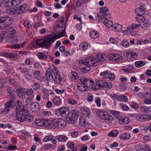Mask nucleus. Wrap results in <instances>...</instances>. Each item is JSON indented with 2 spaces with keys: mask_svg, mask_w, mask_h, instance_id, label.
<instances>
[{
  "mask_svg": "<svg viewBox=\"0 0 151 151\" xmlns=\"http://www.w3.org/2000/svg\"><path fill=\"white\" fill-rule=\"evenodd\" d=\"M142 97L145 98L150 99L151 98V94L149 92H147L145 94H142Z\"/></svg>",
  "mask_w": 151,
  "mask_h": 151,
  "instance_id": "64",
  "label": "nucleus"
},
{
  "mask_svg": "<svg viewBox=\"0 0 151 151\" xmlns=\"http://www.w3.org/2000/svg\"><path fill=\"white\" fill-rule=\"evenodd\" d=\"M135 19L139 23L143 22L145 20V18L143 15H141L139 14L137 15L135 17Z\"/></svg>",
  "mask_w": 151,
  "mask_h": 151,
  "instance_id": "26",
  "label": "nucleus"
},
{
  "mask_svg": "<svg viewBox=\"0 0 151 151\" xmlns=\"http://www.w3.org/2000/svg\"><path fill=\"white\" fill-rule=\"evenodd\" d=\"M104 85L105 86H104V87H106V88H111L112 86V84L109 82H106L105 81Z\"/></svg>",
  "mask_w": 151,
  "mask_h": 151,
  "instance_id": "61",
  "label": "nucleus"
},
{
  "mask_svg": "<svg viewBox=\"0 0 151 151\" xmlns=\"http://www.w3.org/2000/svg\"><path fill=\"white\" fill-rule=\"evenodd\" d=\"M69 76L70 78L73 80H76L78 77V74L75 72H71Z\"/></svg>",
  "mask_w": 151,
  "mask_h": 151,
  "instance_id": "38",
  "label": "nucleus"
},
{
  "mask_svg": "<svg viewBox=\"0 0 151 151\" xmlns=\"http://www.w3.org/2000/svg\"><path fill=\"white\" fill-rule=\"evenodd\" d=\"M26 94V89L24 88H21L18 93V96L20 98L23 99L24 97V95Z\"/></svg>",
  "mask_w": 151,
  "mask_h": 151,
  "instance_id": "20",
  "label": "nucleus"
},
{
  "mask_svg": "<svg viewBox=\"0 0 151 151\" xmlns=\"http://www.w3.org/2000/svg\"><path fill=\"white\" fill-rule=\"evenodd\" d=\"M83 81L84 82L87 88L88 87L89 88H91L93 90H95V89L93 88L95 87V83L91 78L89 79H83Z\"/></svg>",
  "mask_w": 151,
  "mask_h": 151,
  "instance_id": "14",
  "label": "nucleus"
},
{
  "mask_svg": "<svg viewBox=\"0 0 151 151\" xmlns=\"http://www.w3.org/2000/svg\"><path fill=\"white\" fill-rule=\"evenodd\" d=\"M104 24L108 28H110L112 27L113 22L111 21H105L104 22Z\"/></svg>",
  "mask_w": 151,
  "mask_h": 151,
  "instance_id": "44",
  "label": "nucleus"
},
{
  "mask_svg": "<svg viewBox=\"0 0 151 151\" xmlns=\"http://www.w3.org/2000/svg\"><path fill=\"white\" fill-rule=\"evenodd\" d=\"M26 4L21 5L16 7L8 9L7 12L10 14L17 15L23 14L27 6Z\"/></svg>",
  "mask_w": 151,
  "mask_h": 151,
  "instance_id": "4",
  "label": "nucleus"
},
{
  "mask_svg": "<svg viewBox=\"0 0 151 151\" xmlns=\"http://www.w3.org/2000/svg\"><path fill=\"white\" fill-rule=\"evenodd\" d=\"M12 7L16 6L19 4L21 2L23 1V0H11Z\"/></svg>",
  "mask_w": 151,
  "mask_h": 151,
  "instance_id": "40",
  "label": "nucleus"
},
{
  "mask_svg": "<svg viewBox=\"0 0 151 151\" xmlns=\"http://www.w3.org/2000/svg\"><path fill=\"white\" fill-rule=\"evenodd\" d=\"M35 43L38 46L44 47L43 40L41 39H38L35 41Z\"/></svg>",
  "mask_w": 151,
  "mask_h": 151,
  "instance_id": "46",
  "label": "nucleus"
},
{
  "mask_svg": "<svg viewBox=\"0 0 151 151\" xmlns=\"http://www.w3.org/2000/svg\"><path fill=\"white\" fill-rule=\"evenodd\" d=\"M8 92L10 95V97L12 99H14L15 97L14 95L15 94V91L11 88H9L8 89Z\"/></svg>",
  "mask_w": 151,
  "mask_h": 151,
  "instance_id": "32",
  "label": "nucleus"
},
{
  "mask_svg": "<svg viewBox=\"0 0 151 151\" xmlns=\"http://www.w3.org/2000/svg\"><path fill=\"white\" fill-rule=\"evenodd\" d=\"M45 74L47 78L51 76L56 84H60L62 80L60 74L58 69L55 67H53V70L51 68L48 69V70L45 72Z\"/></svg>",
  "mask_w": 151,
  "mask_h": 151,
  "instance_id": "2",
  "label": "nucleus"
},
{
  "mask_svg": "<svg viewBox=\"0 0 151 151\" xmlns=\"http://www.w3.org/2000/svg\"><path fill=\"white\" fill-rule=\"evenodd\" d=\"M52 146L53 145L51 144H46L43 146V148L45 150H47L51 148Z\"/></svg>",
  "mask_w": 151,
  "mask_h": 151,
  "instance_id": "62",
  "label": "nucleus"
},
{
  "mask_svg": "<svg viewBox=\"0 0 151 151\" xmlns=\"http://www.w3.org/2000/svg\"><path fill=\"white\" fill-rule=\"evenodd\" d=\"M119 122V123L121 124H126L127 123V122H126L125 121V119H128V118L127 117H125L124 119L123 118H121L119 117V119H117Z\"/></svg>",
  "mask_w": 151,
  "mask_h": 151,
  "instance_id": "59",
  "label": "nucleus"
},
{
  "mask_svg": "<svg viewBox=\"0 0 151 151\" xmlns=\"http://www.w3.org/2000/svg\"><path fill=\"white\" fill-rule=\"evenodd\" d=\"M112 29L113 30L116 32L121 31L122 29V26L118 24H114L112 27Z\"/></svg>",
  "mask_w": 151,
  "mask_h": 151,
  "instance_id": "22",
  "label": "nucleus"
},
{
  "mask_svg": "<svg viewBox=\"0 0 151 151\" xmlns=\"http://www.w3.org/2000/svg\"><path fill=\"white\" fill-rule=\"evenodd\" d=\"M95 101L97 106L100 107L101 106L100 98L99 97H96L95 98Z\"/></svg>",
  "mask_w": 151,
  "mask_h": 151,
  "instance_id": "50",
  "label": "nucleus"
},
{
  "mask_svg": "<svg viewBox=\"0 0 151 151\" xmlns=\"http://www.w3.org/2000/svg\"><path fill=\"white\" fill-rule=\"evenodd\" d=\"M32 87L34 90L37 91L40 88V84L38 83H35L33 85Z\"/></svg>",
  "mask_w": 151,
  "mask_h": 151,
  "instance_id": "57",
  "label": "nucleus"
},
{
  "mask_svg": "<svg viewBox=\"0 0 151 151\" xmlns=\"http://www.w3.org/2000/svg\"><path fill=\"white\" fill-rule=\"evenodd\" d=\"M34 75L36 79L39 80L40 76V71L39 70L35 71L34 73Z\"/></svg>",
  "mask_w": 151,
  "mask_h": 151,
  "instance_id": "53",
  "label": "nucleus"
},
{
  "mask_svg": "<svg viewBox=\"0 0 151 151\" xmlns=\"http://www.w3.org/2000/svg\"><path fill=\"white\" fill-rule=\"evenodd\" d=\"M4 56L9 58H14L17 57L18 55L11 52H5L4 54Z\"/></svg>",
  "mask_w": 151,
  "mask_h": 151,
  "instance_id": "24",
  "label": "nucleus"
},
{
  "mask_svg": "<svg viewBox=\"0 0 151 151\" xmlns=\"http://www.w3.org/2000/svg\"><path fill=\"white\" fill-rule=\"evenodd\" d=\"M136 119L139 121H142L143 120V115H137L135 117Z\"/></svg>",
  "mask_w": 151,
  "mask_h": 151,
  "instance_id": "63",
  "label": "nucleus"
},
{
  "mask_svg": "<svg viewBox=\"0 0 151 151\" xmlns=\"http://www.w3.org/2000/svg\"><path fill=\"white\" fill-rule=\"evenodd\" d=\"M97 115L101 119L106 120L107 122L112 121L113 119L108 113L104 111L103 110H98L96 113Z\"/></svg>",
  "mask_w": 151,
  "mask_h": 151,
  "instance_id": "7",
  "label": "nucleus"
},
{
  "mask_svg": "<svg viewBox=\"0 0 151 151\" xmlns=\"http://www.w3.org/2000/svg\"><path fill=\"white\" fill-rule=\"evenodd\" d=\"M33 91L31 88L26 89V94L27 95H31L33 93Z\"/></svg>",
  "mask_w": 151,
  "mask_h": 151,
  "instance_id": "55",
  "label": "nucleus"
},
{
  "mask_svg": "<svg viewBox=\"0 0 151 151\" xmlns=\"http://www.w3.org/2000/svg\"><path fill=\"white\" fill-rule=\"evenodd\" d=\"M109 9L106 6L100 8V11L101 13V14H98L97 16L101 19H104L106 20L111 17V15L109 13Z\"/></svg>",
  "mask_w": 151,
  "mask_h": 151,
  "instance_id": "8",
  "label": "nucleus"
},
{
  "mask_svg": "<svg viewBox=\"0 0 151 151\" xmlns=\"http://www.w3.org/2000/svg\"><path fill=\"white\" fill-rule=\"evenodd\" d=\"M67 102L69 104L72 105H76L77 104V101L72 98H69L68 99Z\"/></svg>",
  "mask_w": 151,
  "mask_h": 151,
  "instance_id": "45",
  "label": "nucleus"
},
{
  "mask_svg": "<svg viewBox=\"0 0 151 151\" xmlns=\"http://www.w3.org/2000/svg\"><path fill=\"white\" fill-rule=\"evenodd\" d=\"M99 33L96 30L91 31L90 33V36L92 39H96L99 37Z\"/></svg>",
  "mask_w": 151,
  "mask_h": 151,
  "instance_id": "21",
  "label": "nucleus"
},
{
  "mask_svg": "<svg viewBox=\"0 0 151 151\" xmlns=\"http://www.w3.org/2000/svg\"><path fill=\"white\" fill-rule=\"evenodd\" d=\"M8 145L5 140L0 141V148L7 149L8 147Z\"/></svg>",
  "mask_w": 151,
  "mask_h": 151,
  "instance_id": "29",
  "label": "nucleus"
},
{
  "mask_svg": "<svg viewBox=\"0 0 151 151\" xmlns=\"http://www.w3.org/2000/svg\"><path fill=\"white\" fill-rule=\"evenodd\" d=\"M51 115V113L49 111H44L41 113V116L47 117Z\"/></svg>",
  "mask_w": 151,
  "mask_h": 151,
  "instance_id": "42",
  "label": "nucleus"
},
{
  "mask_svg": "<svg viewBox=\"0 0 151 151\" xmlns=\"http://www.w3.org/2000/svg\"><path fill=\"white\" fill-rule=\"evenodd\" d=\"M110 113L117 119H119L120 116V112H119L111 110L110 111Z\"/></svg>",
  "mask_w": 151,
  "mask_h": 151,
  "instance_id": "36",
  "label": "nucleus"
},
{
  "mask_svg": "<svg viewBox=\"0 0 151 151\" xmlns=\"http://www.w3.org/2000/svg\"><path fill=\"white\" fill-rule=\"evenodd\" d=\"M9 111V109H8L6 108H5V109H1L0 110V113L1 114H7Z\"/></svg>",
  "mask_w": 151,
  "mask_h": 151,
  "instance_id": "49",
  "label": "nucleus"
},
{
  "mask_svg": "<svg viewBox=\"0 0 151 151\" xmlns=\"http://www.w3.org/2000/svg\"><path fill=\"white\" fill-rule=\"evenodd\" d=\"M37 55L39 58L42 60L46 59L48 56V55L45 52H39L37 53Z\"/></svg>",
  "mask_w": 151,
  "mask_h": 151,
  "instance_id": "25",
  "label": "nucleus"
},
{
  "mask_svg": "<svg viewBox=\"0 0 151 151\" xmlns=\"http://www.w3.org/2000/svg\"><path fill=\"white\" fill-rule=\"evenodd\" d=\"M105 81L102 80H97L96 81V83L95 87H93L95 90H97L99 89V88H104L105 86L104 85Z\"/></svg>",
  "mask_w": 151,
  "mask_h": 151,
  "instance_id": "17",
  "label": "nucleus"
},
{
  "mask_svg": "<svg viewBox=\"0 0 151 151\" xmlns=\"http://www.w3.org/2000/svg\"><path fill=\"white\" fill-rule=\"evenodd\" d=\"M145 5L140 6L139 8H137L135 9V12L137 15L139 14L141 15H144L145 13Z\"/></svg>",
  "mask_w": 151,
  "mask_h": 151,
  "instance_id": "18",
  "label": "nucleus"
},
{
  "mask_svg": "<svg viewBox=\"0 0 151 151\" xmlns=\"http://www.w3.org/2000/svg\"><path fill=\"white\" fill-rule=\"evenodd\" d=\"M82 114L86 116H88L90 114V112L88 110L86 109H83L82 110Z\"/></svg>",
  "mask_w": 151,
  "mask_h": 151,
  "instance_id": "56",
  "label": "nucleus"
},
{
  "mask_svg": "<svg viewBox=\"0 0 151 151\" xmlns=\"http://www.w3.org/2000/svg\"><path fill=\"white\" fill-rule=\"evenodd\" d=\"M79 123L82 126H86L87 124V123L86 122V120L83 118H81L80 119Z\"/></svg>",
  "mask_w": 151,
  "mask_h": 151,
  "instance_id": "58",
  "label": "nucleus"
},
{
  "mask_svg": "<svg viewBox=\"0 0 151 151\" xmlns=\"http://www.w3.org/2000/svg\"><path fill=\"white\" fill-rule=\"evenodd\" d=\"M65 32L64 30H63L60 33L57 34L55 35H54V36H55V37L56 38V39L60 37H61L64 36Z\"/></svg>",
  "mask_w": 151,
  "mask_h": 151,
  "instance_id": "51",
  "label": "nucleus"
},
{
  "mask_svg": "<svg viewBox=\"0 0 151 151\" xmlns=\"http://www.w3.org/2000/svg\"><path fill=\"white\" fill-rule=\"evenodd\" d=\"M18 70H20V72L22 73H25L28 72L27 69L26 68H22L20 67L18 68Z\"/></svg>",
  "mask_w": 151,
  "mask_h": 151,
  "instance_id": "52",
  "label": "nucleus"
},
{
  "mask_svg": "<svg viewBox=\"0 0 151 151\" xmlns=\"http://www.w3.org/2000/svg\"><path fill=\"white\" fill-rule=\"evenodd\" d=\"M78 63L79 64H82L85 65L90 66H96L99 64V63L93 57L89 56L87 57L85 60H80Z\"/></svg>",
  "mask_w": 151,
  "mask_h": 151,
  "instance_id": "3",
  "label": "nucleus"
},
{
  "mask_svg": "<svg viewBox=\"0 0 151 151\" xmlns=\"http://www.w3.org/2000/svg\"><path fill=\"white\" fill-rule=\"evenodd\" d=\"M121 43L122 46L126 47H128L129 45V43L127 40H123Z\"/></svg>",
  "mask_w": 151,
  "mask_h": 151,
  "instance_id": "54",
  "label": "nucleus"
},
{
  "mask_svg": "<svg viewBox=\"0 0 151 151\" xmlns=\"http://www.w3.org/2000/svg\"><path fill=\"white\" fill-rule=\"evenodd\" d=\"M141 111L143 113H147L148 112L151 111V109L149 107L145 106H142L140 108Z\"/></svg>",
  "mask_w": 151,
  "mask_h": 151,
  "instance_id": "33",
  "label": "nucleus"
},
{
  "mask_svg": "<svg viewBox=\"0 0 151 151\" xmlns=\"http://www.w3.org/2000/svg\"><path fill=\"white\" fill-rule=\"evenodd\" d=\"M86 67L81 68V71L84 73H88L91 70L90 66H86Z\"/></svg>",
  "mask_w": 151,
  "mask_h": 151,
  "instance_id": "41",
  "label": "nucleus"
},
{
  "mask_svg": "<svg viewBox=\"0 0 151 151\" xmlns=\"http://www.w3.org/2000/svg\"><path fill=\"white\" fill-rule=\"evenodd\" d=\"M52 136L50 135L47 136H45L43 139V141L44 142H46L50 141L52 140Z\"/></svg>",
  "mask_w": 151,
  "mask_h": 151,
  "instance_id": "48",
  "label": "nucleus"
},
{
  "mask_svg": "<svg viewBox=\"0 0 151 151\" xmlns=\"http://www.w3.org/2000/svg\"><path fill=\"white\" fill-rule=\"evenodd\" d=\"M62 120L60 119H55L52 120L50 123H49L48 126L55 129L56 128H63L64 126L62 123Z\"/></svg>",
  "mask_w": 151,
  "mask_h": 151,
  "instance_id": "9",
  "label": "nucleus"
},
{
  "mask_svg": "<svg viewBox=\"0 0 151 151\" xmlns=\"http://www.w3.org/2000/svg\"><path fill=\"white\" fill-rule=\"evenodd\" d=\"M11 0H9L7 1L4 3V6L5 7L10 8L12 7Z\"/></svg>",
  "mask_w": 151,
  "mask_h": 151,
  "instance_id": "47",
  "label": "nucleus"
},
{
  "mask_svg": "<svg viewBox=\"0 0 151 151\" xmlns=\"http://www.w3.org/2000/svg\"><path fill=\"white\" fill-rule=\"evenodd\" d=\"M145 64L144 61L139 60L135 62V66L136 67L139 68L144 65Z\"/></svg>",
  "mask_w": 151,
  "mask_h": 151,
  "instance_id": "37",
  "label": "nucleus"
},
{
  "mask_svg": "<svg viewBox=\"0 0 151 151\" xmlns=\"http://www.w3.org/2000/svg\"><path fill=\"white\" fill-rule=\"evenodd\" d=\"M56 39V38L54 35L51 37V35H50L48 37H46L43 40L44 46H45V48H48L50 46H47L51 45Z\"/></svg>",
  "mask_w": 151,
  "mask_h": 151,
  "instance_id": "11",
  "label": "nucleus"
},
{
  "mask_svg": "<svg viewBox=\"0 0 151 151\" xmlns=\"http://www.w3.org/2000/svg\"><path fill=\"white\" fill-rule=\"evenodd\" d=\"M109 73H110V72L109 71H105L102 72L100 74V75L101 76H104L103 77V78L104 79H108V75H109Z\"/></svg>",
  "mask_w": 151,
  "mask_h": 151,
  "instance_id": "43",
  "label": "nucleus"
},
{
  "mask_svg": "<svg viewBox=\"0 0 151 151\" xmlns=\"http://www.w3.org/2000/svg\"><path fill=\"white\" fill-rule=\"evenodd\" d=\"M17 105L16 107V117L19 121L22 122L26 121L31 122L33 121L34 117L30 114L28 110L24 106H22L20 101L17 102Z\"/></svg>",
  "mask_w": 151,
  "mask_h": 151,
  "instance_id": "1",
  "label": "nucleus"
},
{
  "mask_svg": "<svg viewBox=\"0 0 151 151\" xmlns=\"http://www.w3.org/2000/svg\"><path fill=\"white\" fill-rule=\"evenodd\" d=\"M108 57L109 60L111 61L117 62L120 61L122 60V57L118 54H109Z\"/></svg>",
  "mask_w": 151,
  "mask_h": 151,
  "instance_id": "13",
  "label": "nucleus"
},
{
  "mask_svg": "<svg viewBox=\"0 0 151 151\" xmlns=\"http://www.w3.org/2000/svg\"><path fill=\"white\" fill-rule=\"evenodd\" d=\"M128 100L127 97L124 95H120L118 96V101L126 102Z\"/></svg>",
  "mask_w": 151,
  "mask_h": 151,
  "instance_id": "39",
  "label": "nucleus"
},
{
  "mask_svg": "<svg viewBox=\"0 0 151 151\" xmlns=\"http://www.w3.org/2000/svg\"><path fill=\"white\" fill-rule=\"evenodd\" d=\"M56 139L59 142H65L68 139L66 136L63 135H59L56 137Z\"/></svg>",
  "mask_w": 151,
  "mask_h": 151,
  "instance_id": "27",
  "label": "nucleus"
},
{
  "mask_svg": "<svg viewBox=\"0 0 151 151\" xmlns=\"http://www.w3.org/2000/svg\"><path fill=\"white\" fill-rule=\"evenodd\" d=\"M79 47L81 50L84 51L87 48V44L86 42L81 43L80 44Z\"/></svg>",
  "mask_w": 151,
  "mask_h": 151,
  "instance_id": "30",
  "label": "nucleus"
},
{
  "mask_svg": "<svg viewBox=\"0 0 151 151\" xmlns=\"http://www.w3.org/2000/svg\"><path fill=\"white\" fill-rule=\"evenodd\" d=\"M30 108L33 112H37L40 111V107L38 103L33 102H32L30 105Z\"/></svg>",
  "mask_w": 151,
  "mask_h": 151,
  "instance_id": "16",
  "label": "nucleus"
},
{
  "mask_svg": "<svg viewBox=\"0 0 151 151\" xmlns=\"http://www.w3.org/2000/svg\"><path fill=\"white\" fill-rule=\"evenodd\" d=\"M97 56V60H97V62H98L99 64L100 63L102 62L105 60V58L103 55L99 54Z\"/></svg>",
  "mask_w": 151,
  "mask_h": 151,
  "instance_id": "34",
  "label": "nucleus"
},
{
  "mask_svg": "<svg viewBox=\"0 0 151 151\" xmlns=\"http://www.w3.org/2000/svg\"><path fill=\"white\" fill-rule=\"evenodd\" d=\"M86 84L83 81L80 83H78L77 85V87L78 89L81 91H85L86 90L87 87L85 85Z\"/></svg>",
  "mask_w": 151,
  "mask_h": 151,
  "instance_id": "19",
  "label": "nucleus"
},
{
  "mask_svg": "<svg viewBox=\"0 0 151 151\" xmlns=\"http://www.w3.org/2000/svg\"><path fill=\"white\" fill-rule=\"evenodd\" d=\"M140 26V24H136L134 23L132 24L131 25L127 27V29L131 30H133L138 27Z\"/></svg>",
  "mask_w": 151,
  "mask_h": 151,
  "instance_id": "31",
  "label": "nucleus"
},
{
  "mask_svg": "<svg viewBox=\"0 0 151 151\" xmlns=\"http://www.w3.org/2000/svg\"><path fill=\"white\" fill-rule=\"evenodd\" d=\"M12 18L8 16L2 17L0 18V22L2 23V26L7 27L12 24L13 22Z\"/></svg>",
  "mask_w": 151,
  "mask_h": 151,
  "instance_id": "10",
  "label": "nucleus"
},
{
  "mask_svg": "<svg viewBox=\"0 0 151 151\" xmlns=\"http://www.w3.org/2000/svg\"><path fill=\"white\" fill-rule=\"evenodd\" d=\"M69 109L68 107H63L56 110L55 113L58 116H60L63 118L66 119L69 115Z\"/></svg>",
  "mask_w": 151,
  "mask_h": 151,
  "instance_id": "6",
  "label": "nucleus"
},
{
  "mask_svg": "<svg viewBox=\"0 0 151 151\" xmlns=\"http://www.w3.org/2000/svg\"><path fill=\"white\" fill-rule=\"evenodd\" d=\"M119 106L120 107H122L123 109L124 110L127 111L129 109V108L128 106L124 104L121 103L120 104Z\"/></svg>",
  "mask_w": 151,
  "mask_h": 151,
  "instance_id": "60",
  "label": "nucleus"
},
{
  "mask_svg": "<svg viewBox=\"0 0 151 151\" xmlns=\"http://www.w3.org/2000/svg\"><path fill=\"white\" fill-rule=\"evenodd\" d=\"M52 101L55 105L59 106L61 103V100L60 99V97L56 96L53 98Z\"/></svg>",
  "mask_w": 151,
  "mask_h": 151,
  "instance_id": "23",
  "label": "nucleus"
},
{
  "mask_svg": "<svg viewBox=\"0 0 151 151\" xmlns=\"http://www.w3.org/2000/svg\"><path fill=\"white\" fill-rule=\"evenodd\" d=\"M69 115L65 119L66 121L69 123L74 124L78 117V114L75 110L69 111Z\"/></svg>",
  "mask_w": 151,
  "mask_h": 151,
  "instance_id": "5",
  "label": "nucleus"
},
{
  "mask_svg": "<svg viewBox=\"0 0 151 151\" xmlns=\"http://www.w3.org/2000/svg\"><path fill=\"white\" fill-rule=\"evenodd\" d=\"M120 137L123 140H127L130 138V135L129 133H123L120 136Z\"/></svg>",
  "mask_w": 151,
  "mask_h": 151,
  "instance_id": "28",
  "label": "nucleus"
},
{
  "mask_svg": "<svg viewBox=\"0 0 151 151\" xmlns=\"http://www.w3.org/2000/svg\"><path fill=\"white\" fill-rule=\"evenodd\" d=\"M14 104V102L13 100H9V101L6 102L5 104V108L8 109L11 108Z\"/></svg>",
  "mask_w": 151,
  "mask_h": 151,
  "instance_id": "35",
  "label": "nucleus"
},
{
  "mask_svg": "<svg viewBox=\"0 0 151 151\" xmlns=\"http://www.w3.org/2000/svg\"><path fill=\"white\" fill-rule=\"evenodd\" d=\"M36 125L38 126L44 127H46L48 126V120L45 119H38L36 121Z\"/></svg>",
  "mask_w": 151,
  "mask_h": 151,
  "instance_id": "12",
  "label": "nucleus"
},
{
  "mask_svg": "<svg viewBox=\"0 0 151 151\" xmlns=\"http://www.w3.org/2000/svg\"><path fill=\"white\" fill-rule=\"evenodd\" d=\"M123 55L127 59L131 60L137 58L138 56L137 54L133 51L125 52Z\"/></svg>",
  "mask_w": 151,
  "mask_h": 151,
  "instance_id": "15",
  "label": "nucleus"
}]
</instances>
